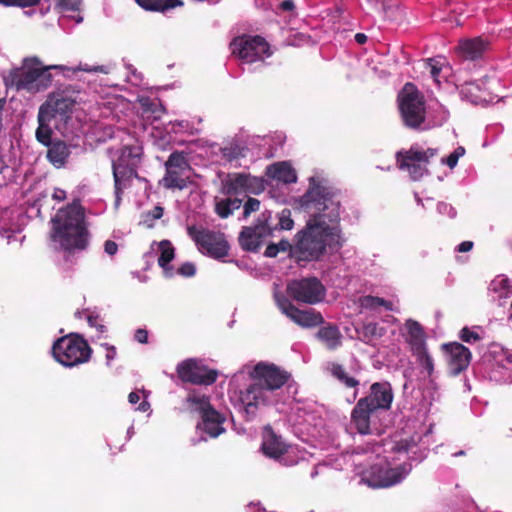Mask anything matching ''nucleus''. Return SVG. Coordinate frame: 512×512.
I'll return each mask as SVG.
<instances>
[{"label": "nucleus", "mask_w": 512, "mask_h": 512, "mask_svg": "<svg viewBox=\"0 0 512 512\" xmlns=\"http://www.w3.org/2000/svg\"><path fill=\"white\" fill-rule=\"evenodd\" d=\"M301 206L308 214L305 228L296 234L294 246L287 240L277 245L279 251H291L299 260H318L326 248L339 249L343 245L340 228V198L332 187L315 184L310 178V187L302 196Z\"/></svg>", "instance_id": "1"}, {"label": "nucleus", "mask_w": 512, "mask_h": 512, "mask_svg": "<svg viewBox=\"0 0 512 512\" xmlns=\"http://www.w3.org/2000/svg\"><path fill=\"white\" fill-rule=\"evenodd\" d=\"M290 375L272 364L245 365L232 377L229 384L230 400L253 417L261 407L279 402V389Z\"/></svg>", "instance_id": "2"}, {"label": "nucleus", "mask_w": 512, "mask_h": 512, "mask_svg": "<svg viewBox=\"0 0 512 512\" xmlns=\"http://www.w3.org/2000/svg\"><path fill=\"white\" fill-rule=\"evenodd\" d=\"M51 223L50 238L56 245V249L63 251L66 262L88 247L89 233L80 204L72 203L59 209L51 219Z\"/></svg>", "instance_id": "3"}, {"label": "nucleus", "mask_w": 512, "mask_h": 512, "mask_svg": "<svg viewBox=\"0 0 512 512\" xmlns=\"http://www.w3.org/2000/svg\"><path fill=\"white\" fill-rule=\"evenodd\" d=\"M398 104L404 124L414 130L425 131L441 126L449 117L448 110L438 101H425L423 94L412 83H406L398 94Z\"/></svg>", "instance_id": "4"}, {"label": "nucleus", "mask_w": 512, "mask_h": 512, "mask_svg": "<svg viewBox=\"0 0 512 512\" xmlns=\"http://www.w3.org/2000/svg\"><path fill=\"white\" fill-rule=\"evenodd\" d=\"M52 353L56 361L67 367L87 362L92 350L88 343L79 335L70 334L58 339Z\"/></svg>", "instance_id": "5"}, {"label": "nucleus", "mask_w": 512, "mask_h": 512, "mask_svg": "<svg viewBox=\"0 0 512 512\" xmlns=\"http://www.w3.org/2000/svg\"><path fill=\"white\" fill-rule=\"evenodd\" d=\"M436 154V149L428 148L423 150L419 146L414 145L409 150L399 151L396 154V159L399 169L407 171L413 180H418L427 174V165Z\"/></svg>", "instance_id": "6"}, {"label": "nucleus", "mask_w": 512, "mask_h": 512, "mask_svg": "<svg viewBox=\"0 0 512 512\" xmlns=\"http://www.w3.org/2000/svg\"><path fill=\"white\" fill-rule=\"evenodd\" d=\"M187 230L202 253L214 258H222L228 254L229 245L224 234L196 226H190Z\"/></svg>", "instance_id": "7"}, {"label": "nucleus", "mask_w": 512, "mask_h": 512, "mask_svg": "<svg viewBox=\"0 0 512 512\" xmlns=\"http://www.w3.org/2000/svg\"><path fill=\"white\" fill-rule=\"evenodd\" d=\"M286 292L293 300L310 305L323 301L326 296V288L316 277L292 280Z\"/></svg>", "instance_id": "8"}, {"label": "nucleus", "mask_w": 512, "mask_h": 512, "mask_svg": "<svg viewBox=\"0 0 512 512\" xmlns=\"http://www.w3.org/2000/svg\"><path fill=\"white\" fill-rule=\"evenodd\" d=\"M233 54L246 64L263 62L271 55L269 44L260 36H245L234 40Z\"/></svg>", "instance_id": "9"}, {"label": "nucleus", "mask_w": 512, "mask_h": 512, "mask_svg": "<svg viewBox=\"0 0 512 512\" xmlns=\"http://www.w3.org/2000/svg\"><path fill=\"white\" fill-rule=\"evenodd\" d=\"M411 466L407 463L397 467L389 464H375L370 468L366 481L373 488L390 487L400 483L410 472Z\"/></svg>", "instance_id": "10"}, {"label": "nucleus", "mask_w": 512, "mask_h": 512, "mask_svg": "<svg viewBox=\"0 0 512 512\" xmlns=\"http://www.w3.org/2000/svg\"><path fill=\"white\" fill-rule=\"evenodd\" d=\"M166 174L162 179L163 186L169 189H184L190 178V165L182 153H172L166 164Z\"/></svg>", "instance_id": "11"}, {"label": "nucleus", "mask_w": 512, "mask_h": 512, "mask_svg": "<svg viewBox=\"0 0 512 512\" xmlns=\"http://www.w3.org/2000/svg\"><path fill=\"white\" fill-rule=\"evenodd\" d=\"M274 299L281 312L301 327H315L322 324L324 321L320 313L312 309H298L285 295L281 293H275Z\"/></svg>", "instance_id": "12"}, {"label": "nucleus", "mask_w": 512, "mask_h": 512, "mask_svg": "<svg viewBox=\"0 0 512 512\" xmlns=\"http://www.w3.org/2000/svg\"><path fill=\"white\" fill-rule=\"evenodd\" d=\"M271 218L270 212H263L258 218L257 224L244 227L239 235L240 246L246 251H256L263 240L272 234L273 229L268 225Z\"/></svg>", "instance_id": "13"}, {"label": "nucleus", "mask_w": 512, "mask_h": 512, "mask_svg": "<svg viewBox=\"0 0 512 512\" xmlns=\"http://www.w3.org/2000/svg\"><path fill=\"white\" fill-rule=\"evenodd\" d=\"M223 192L228 195L257 194L263 189L262 181L246 173H231L222 182Z\"/></svg>", "instance_id": "14"}, {"label": "nucleus", "mask_w": 512, "mask_h": 512, "mask_svg": "<svg viewBox=\"0 0 512 512\" xmlns=\"http://www.w3.org/2000/svg\"><path fill=\"white\" fill-rule=\"evenodd\" d=\"M181 380L192 384L210 385L217 379V372L206 368L195 360H186L177 366Z\"/></svg>", "instance_id": "15"}, {"label": "nucleus", "mask_w": 512, "mask_h": 512, "mask_svg": "<svg viewBox=\"0 0 512 512\" xmlns=\"http://www.w3.org/2000/svg\"><path fill=\"white\" fill-rule=\"evenodd\" d=\"M74 106V102L68 98H49L44 104L41 105L40 111L43 119L48 117L54 121V127L60 128L61 124H65Z\"/></svg>", "instance_id": "16"}, {"label": "nucleus", "mask_w": 512, "mask_h": 512, "mask_svg": "<svg viewBox=\"0 0 512 512\" xmlns=\"http://www.w3.org/2000/svg\"><path fill=\"white\" fill-rule=\"evenodd\" d=\"M443 349L446 353L450 374L456 376L468 368L472 355L467 347L461 343L453 342L444 344Z\"/></svg>", "instance_id": "17"}, {"label": "nucleus", "mask_w": 512, "mask_h": 512, "mask_svg": "<svg viewBox=\"0 0 512 512\" xmlns=\"http://www.w3.org/2000/svg\"><path fill=\"white\" fill-rule=\"evenodd\" d=\"M359 400L366 401V404L376 412L378 410H389L393 401L392 387L388 382L373 383L368 395Z\"/></svg>", "instance_id": "18"}, {"label": "nucleus", "mask_w": 512, "mask_h": 512, "mask_svg": "<svg viewBox=\"0 0 512 512\" xmlns=\"http://www.w3.org/2000/svg\"><path fill=\"white\" fill-rule=\"evenodd\" d=\"M107 153L112 166L137 169L143 154L140 145H126L121 148H108Z\"/></svg>", "instance_id": "19"}, {"label": "nucleus", "mask_w": 512, "mask_h": 512, "mask_svg": "<svg viewBox=\"0 0 512 512\" xmlns=\"http://www.w3.org/2000/svg\"><path fill=\"white\" fill-rule=\"evenodd\" d=\"M45 72L46 68H43L36 58L25 59L19 72L17 87L29 91L39 90L38 81Z\"/></svg>", "instance_id": "20"}, {"label": "nucleus", "mask_w": 512, "mask_h": 512, "mask_svg": "<svg viewBox=\"0 0 512 512\" xmlns=\"http://www.w3.org/2000/svg\"><path fill=\"white\" fill-rule=\"evenodd\" d=\"M375 413L376 411L371 409L366 401L358 400L351 411L350 424L360 434H371V418Z\"/></svg>", "instance_id": "21"}, {"label": "nucleus", "mask_w": 512, "mask_h": 512, "mask_svg": "<svg viewBox=\"0 0 512 512\" xmlns=\"http://www.w3.org/2000/svg\"><path fill=\"white\" fill-rule=\"evenodd\" d=\"M112 172L115 188V206L118 207L124 190L131 185L132 179L137 177V169L112 166Z\"/></svg>", "instance_id": "22"}, {"label": "nucleus", "mask_w": 512, "mask_h": 512, "mask_svg": "<svg viewBox=\"0 0 512 512\" xmlns=\"http://www.w3.org/2000/svg\"><path fill=\"white\" fill-rule=\"evenodd\" d=\"M264 454L270 458L279 459L287 452V445L271 429L265 431L262 443Z\"/></svg>", "instance_id": "23"}, {"label": "nucleus", "mask_w": 512, "mask_h": 512, "mask_svg": "<svg viewBox=\"0 0 512 512\" xmlns=\"http://www.w3.org/2000/svg\"><path fill=\"white\" fill-rule=\"evenodd\" d=\"M405 328L407 330L405 339L410 346L411 353L427 347L425 332L417 321L407 320Z\"/></svg>", "instance_id": "24"}, {"label": "nucleus", "mask_w": 512, "mask_h": 512, "mask_svg": "<svg viewBox=\"0 0 512 512\" xmlns=\"http://www.w3.org/2000/svg\"><path fill=\"white\" fill-rule=\"evenodd\" d=\"M47 159L56 168H62L67 163L70 156V148L63 141H55L48 145Z\"/></svg>", "instance_id": "25"}, {"label": "nucleus", "mask_w": 512, "mask_h": 512, "mask_svg": "<svg viewBox=\"0 0 512 512\" xmlns=\"http://www.w3.org/2000/svg\"><path fill=\"white\" fill-rule=\"evenodd\" d=\"M328 370L331 373V375L337 379L341 384H343L347 388H354L355 391L353 393V397L351 401H355L358 396V386H359V380H357L355 377L349 375V373L346 371L343 365L338 363H330L328 365Z\"/></svg>", "instance_id": "26"}, {"label": "nucleus", "mask_w": 512, "mask_h": 512, "mask_svg": "<svg viewBox=\"0 0 512 512\" xmlns=\"http://www.w3.org/2000/svg\"><path fill=\"white\" fill-rule=\"evenodd\" d=\"M267 175L286 184L294 183L297 180L295 170L287 162H279L268 166Z\"/></svg>", "instance_id": "27"}, {"label": "nucleus", "mask_w": 512, "mask_h": 512, "mask_svg": "<svg viewBox=\"0 0 512 512\" xmlns=\"http://www.w3.org/2000/svg\"><path fill=\"white\" fill-rule=\"evenodd\" d=\"M224 421L225 418L216 410L208 411L205 413V415H203L202 429L211 437H217L224 431Z\"/></svg>", "instance_id": "28"}, {"label": "nucleus", "mask_w": 512, "mask_h": 512, "mask_svg": "<svg viewBox=\"0 0 512 512\" xmlns=\"http://www.w3.org/2000/svg\"><path fill=\"white\" fill-rule=\"evenodd\" d=\"M317 337L330 350L338 348L342 343V335L338 327L330 324L321 327Z\"/></svg>", "instance_id": "29"}, {"label": "nucleus", "mask_w": 512, "mask_h": 512, "mask_svg": "<svg viewBox=\"0 0 512 512\" xmlns=\"http://www.w3.org/2000/svg\"><path fill=\"white\" fill-rule=\"evenodd\" d=\"M160 256L158 264L163 269L164 275L171 278L175 275V270L170 266V262L174 259L175 253L172 244L167 241H161L159 244Z\"/></svg>", "instance_id": "30"}, {"label": "nucleus", "mask_w": 512, "mask_h": 512, "mask_svg": "<svg viewBox=\"0 0 512 512\" xmlns=\"http://www.w3.org/2000/svg\"><path fill=\"white\" fill-rule=\"evenodd\" d=\"M425 67L437 85L441 83V78L447 77L450 71L446 60L440 56L425 60Z\"/></svg>", "instance_id": "31"}, {"label": "nucleus", "mask_w": 512, "mask_h": 512, "mask_svg": "<svg viewBox=\"0 0 512 512\" xmlns=\"http://www.w3.org/2000/svg\"><path fill=\"white\" fill-rule=\"evenodd\" d=\"M486 46L487 43L484 40L481 38H474L461 41L459 44V50L464 57L473 60L482 55Z\"/></svg>", "instance_id": "32"}, {"label": "nucleus", "mask_w": 512, "mask_h": 512, "mask_svg": "<svg viewBox=\"0 0 512 512\" xmlns=\"http://www.w3.org/2000/svg\"><path fill=\"white\" fill-rule=\"evenodd\" d=\"M415 357L417 364L421 368V373L429 378L431 382L434 380V360L432 355L428 352L427 347L412 353Z\"/></svg>", "instance_id": "33"}, {"label": "nucleus", "mask_w": 512, "mask_h": 512, "mask_svg": "<svg viewBox=\"0 0 512 512\" xmlns=\"http://www.w3.org/2000/svg\"><path fill=\"white\" fill-rule=\"evenodd\" d=\"M135 2L147 11L156 12H164L183 5L181 0H135Z\"/></svg>", "instance_id": "34"}, {"label": "nucleus", "mask_w": 512, "mask_h": 512, "mask_svg": "<svg viewBox=\"0 0 512 512\" xmlns=\"http://www.w3.org/2000/svg\"><path fill=\"white\" fill-rule=\"evenodd\" d=\"M359 305L362 309L377 310L379 307H384L388 311H398L392 301L371 295L360 297Z\"/></svg>", "instance_id": "35"}, {"label": "nucleus", "mask_w": 512, "mask_h": 512, "mask_svg": "<svg viewBox=\"0 0 512 512\" xmlns=\"http://www.w3.org/2000/svg\"><path fill=\"white\" fill-rule=\"evenodd\" d=\"M38 123L39 126L36 130V138L40 143L47 146L51 144V124L54 125V121H51L48 117H45V119H43L41 116V111L39 110Z\"/></svg>", "instance_id": "36"}, {"label": "nucleus", "mask_w": 512, "mask_h": 512, "mask_svg": "<svg viewBox=\"0 0 512 512\" xmlns=\"http://www.w3.org/2000/svg\"><path fill=\"white\" fill-rule=\"evenodd\" d=\"M187 403L190 409L200 412L202 416L205 415L206 412L214 410L209 403V398L205 395L191 393L187 397Z\"/></svg>", "instance_id": "37"}, {"label": "nucleus", "mask_w": 512, "mask_h": 512, "mask_svg": "<svg viewBox=\"0 0 512 512\" xmlns=\"http://www.w3.org/2000/svg\"><path fill=\"white\" fill-rule=\"evenodd\" d=\"M241 206V200L239 199H223L216 203V213L221 218H227L236 209Z\"/></svg>", "instance_id": "38"}, {"label": "nucleus", "mask_w": 512, "mask_h": 512, "mask_svg": "<svg viewBox=\"0 0 512 512\" xmlns=\"http://www.w3.org/2000/svg\"><path fill=\"white\" fill-rule=\"evenodd\" d=\"M221 152L226 160L233 161L244 156V147L238 143H230L223 147Z\"/></svg>", "instance_id": "39"}, {"label": "nucleus", "mask_w": 512, "mask_h": 512, "mask_svg": "<svg viewBox=\"0 0 512 512\" xmlns=\"http://www.w3.org/2000/svg\"><path fill=\"white\" fill-rule=\"evenodd\" d=\"M480 90L479 86L474 82H467L462 85L460 93L472 102L478 99L477 92Z\"/></svg>", "instance_id": "40"}, {"label": "nucleus", "mask_w": 512, "mask_h": 512, "mask_svg": "<svg viewBox=\"0 0 512 512\" xmlns=\"http://www.w3.org/2000/svg\"><path fill=\"white\" fill-rule=\"evenodd\" d=\"M294 222L291 218V211L289 209H283L279 214L278 227L282 230H291Z\"/></svg>", "instance_id": "41"}, {"label": "nucleus", "mask_w": 512, "mask_h": 512, "mask_svg": "<svg viewBox=\"0 0 512 512\" xmlns=\"http://www.w3.org/2000/svg\"><path fill=\"white\" fill-rule=\"evenodd\" d=\"M41 3V0H0V4L4 6H16L21 8L34 7Z\"/></svg>", "instance_id": "42"}, {"label": "nucleus", "mask_w": 512, "mask_h": 512, "mask_svg": "<svg viewBox=\"0 0 512 512\" xmlns=\"http://www.w3.org/2000/svg\"><path fill=\"white\" fill-rule=\"evenodd\" d=\"M460 339L466 343H475L480 341L482 337L476 331L465 327L460 331Z\"/></svg>", "instance_id": "43"}, {"label": "nucleus", "mask_w": 512, "mask_h": 512, "mask_svg": "<svg viewBox=\"0 0 512 512\" xmlns=\"http://www.w3.org/2000/svg\"><path fill=\"white\" fill-rule=\"evenodd\" d=\"M365 336L381 337L383 335V328H380L377 323L370 322L363 327Z\"/></svg>", "instance_id": "44"}, {"label": "nucleus", "mask_w": 512, "mask_h": 512, "mask_svg": "<svg viewBox=\"0 0 512 512\" xmlns=\"http://www.w3.org/2000/svg\"><path fill=\"white\" fill-rule=\"evenodd\" d=\"M81 4V0H59L57 7L60 11H76Z\"/></svg>", "instance_id": "45"}, {"label": "nucleus", "mask_w": 512, "mask_h": 512, "mask_svg": "<svg viewBox=\"0 0 512 512\" xmlns=\"http://www.w3.org/2000/svg\"><path fill=\"white\" fill-rule=\"evenodd\" d=\"M196 273V268L193 263L186 262L183 263L176 271L175 274L184 276V277H192Z\"/></svg>", "instance_id": "46"}, {"label": "nucleus", "mask_w": 512, "mask_h": 512, "mask_svg": "<svg viewBox=\"0 0 512 512\" xmlns=\"http://www.w3.org/2000/svg\"><path fill=\"white\" fill-rule=\"evenodd\" d=\"M508 287H509V280L507 278H504L501 276L495 278L490 284V289L495 292H498L501 290H506Z\"/></svg>", "instance_id": "47"}, {"label": "nucleus", "mask_w": 512, "mask_h": 512, "mask_svg": "<svg viewBox=\"0 0 512 512\" xmlns=\"http://www.w3.org/2000/svg\"><path fill=\"white\" fill-rule=\"evenodd\" d=\"M465 153V150L463 147H458L457 149L454 150V152H452L446 159V164L450 167V168H453L456 166L457 162H458V159L463 156Z\"/></svg>", "instance_id": "48"}, {"label": "nucleus", "mask_w": 512, "mask_h": 512, "mask_svg": "<svg viewBox=\"0 0 512 512\" xmlns=\"http://www.w3.org/2000/svg\"><path fill=\"white\" fill-rule=\"evenodd\" d=\"M260 207V201L255 198H249L244 205V217H248Z\"/></svg>", "instance_id": "49"}, {"label": "nucleus", "mask_w": 512, "mask_h": 512, "mask_svg": "<svg viewBox=\"0 0 512 512\" xmlns=\"http://www.w3.org/2000/svg\"><path fill=\"white\" fill-rule=\"evenodd\" d=\"M101 345L106 349L105 357H106L107 363L109 364L112 360L115 359V357L117 355L116 348L112 345H109L108 343H104Z\"/></svg>", "instance_id": "50"}, {"label": "nucleus", "mask_w": 512, "mask_h": 512, "mask_svg": "<svg viewBox=\"0 0 512 512\" xmlns=\"http://www.w3.org/2000/svg\"><path fill=\"white\" fill-rule=\"evenodd\" d=\"M437 208L440 213H447L449 217H454L456 215L455 209L446 203H439Z\"/></svg>", "instance_id": "51"}, {"label": "nucleus", "mask_w": 512, "mask_h": 512, "mask_svg": "<svg viewBox=\"0 0 512 512\" xmlns=\"http://www.w3.org/2000/svg\"><path fill=\"white\" fill-rule=\"evenodd\" d=\"M104 250L108 255L113 256L117 253L118 245L114 241L107 240L104 244Z\"/></svg>", "instance_id": "52"}, {"label": "nucleus", "mask_w": 512, "mask_h": 512, "mask_svg": "<svg viewBox=\"0 0 512 512\" xmlns=\"http://www.w3.org/2000/svg\"><path fill=\"white\" fill-rule=\"evenodd\" d=\"M134 337L139 343L145 344L148 341V332L145 329H137Z\"/></svg>", "instance_id": "53"}, {"label": "nucleus", "mask_w": 512, "mask_h": 512, "mask_svg": "<svg viewBox=\"0 0 512 512\" xmlns=\"http://www.w3.org/2000/svg\"><path fill=\"white\" fill-rule=\"evenodd\" d=\"M52 198L56 201H63L66 199V192L63 189L55 188L52 194Z\"/></svg>", "instance_id": "54"}, {"label": "nucleus", "mask_w": 512, "mask_h": 512, "mask_svg": "<svg viewBox=\"0 0 512 512\" xmlns=\"http://www.w3.org/2000/svg\"><path fill=\"white\" fill-rule=\"evenodd\" d=\"M473 248V242L471 241H463L457 246L458 252H468Z\"/></svg>", "instance_id": "55"}, {"label": "nucleus", "mask_w": 512, "mask_h": 512, "mask_svg": "<svg viewBox=\"0 0 512 512\" xmlns=\"http://www.w3.org/2000/svg\"><path fill=\"white\" fill-rule=\"evenodd\" d=\"M279 252L278 245L276 244H270L266 248L265 255L268 257H275Z\"/></svg>", "instance_id": "56"}, {"label": "nucleus", "mask_w": 512, "mask_h": 512, "mask_svg": "<svg viewBox=\"0 0 512 512\" xmlns=\"http://www.w3.org/2000/svg\"><path fill=\"white\" fill-rule=\"evenodd\" d=\"M295 7L294 2L292 0H285L281 2L280 8L284 11H291Z\"/></svg>", "instance_id": "57"}, {"label": "nucleus", "mask_w": 512, "mask_h": 512, "mask_svg": "<svg viewBox=\"0 0 512 512\" xmlns=\"http://www.w3.org/2000/svg\"><path fill=\"white\" fill-rule=\"evenodd\" d=\"M87 321L91 327H95L99 323V316L98 315H88Z\"/></svg>", "instance_id": "58"}, {"label": "nucleus", "mask_w": 512, "mask_h": 512, "mask_svg": "<svg viewBox=\"0 0 512 512\" xmlns=\"http://www.w3.org/2000/svg\"><path fill=\"white\" fill-rule=\"evenodd\" d=\"M128 400L129 402L134 405L136 403H138V401L140 400V396H139V393L138 392H131L128 396Z\"/></svg>", "instance_id": "59"}, {"label": "nucleus", "mask_w": 512, "mask_h": 512, "mask_svg": "<svg viewBox=\"0 0 512 512\" xmlns=\"http://www.w3.org/2000/svg\"><path fill=\"white\" fill-rule=\"evenodd\" d=\"M163 215V209L161 207H155L152 211V216L154 219H159Z\"/></svg>", "instance_id": "60"}, {"label": "nucleus", "mask_w": 512, "mask_h": 512, "mask_svg": "<svg viewBox=\"0 0 512 512\" xmlns=\"http://www.w3.org/2000/svg\"><path fill=\"white\" fill-rule=\"evenodd\" d=\"M355 40L359 44H364L367 41V36L363 33H357L355 35Z\"/></svg>", "instance_id": "61"}, {"label": "nucleus", "mask_w": 512, "mask_h": 512, "mask_svg": "<svg viewBox=\"0 0 512 512\" xmlns=\"http://www.w3.org/2000/svg\"><path fill=\"white\" fill-rule=\"evenodd\" d=\"M149 408H150V404L148 403V401H147V400H143V401L140 403V405H139V407L137 408V410H139V411H141V412H146V411H148V410H149Z\"/></svg>", "instance_id": "62"}, {"label": "nucleus", "mask_w": 512, "mask_h": 512, "mask_svg": "<svg viewBox=\"0 0 512 512\" xmlns=\"http://www.w3.org/2000/svg\"><path fill=\"white\" fill-rule=\"evenodd\" d=\"M151 106H155L156 108L152 110L153 113H157V115L154 117L155 119L160 117V114L163 112V109L161 108V105L151 103Z\"/></svg>", "instance_id": "63"}, {"label": "nucleus", "mask_w": 512, "mask_h": 512, "mask_svg": "<svg viewBox=\"0 0 512 512\" xmlns=\"http://www.w3.org/2000/svg\"><path fill=\"white\" fill-rule=\"evenodd\" d=\"M395 449H396L397 451H399V452H404V453H406V452H407V450H408V447H407V445H406V444L398 443V444L396 445Z\"/></svg>", "instance_id": "64"}]
</instances>
